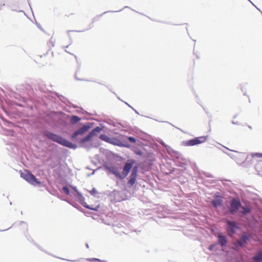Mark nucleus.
<instances>
[{
  "instance_id": "1",
  "label": "nucleus",
  "mask_w": 262,
  "mask_h": 262,
  "mask_svg": "<svg viewBox=\"0 0 262 262\" xmlns=\"http://www.w3.org/2000/svg\"><path fill=\"white\" fill-rule=\"evenodd\" d=\"M134 163L135 161L134 160H127L124 166L122 174L119 172L118 168L116 166H106L105 168L110 172L115 174L116 177L123 179L128 174Z\"/></svg>"
},
{
  "instance_id": "2",
  "label": "nucleus",
  "mask_w": 262,
  "mask_h": 262,
  "mask_svg": "<svg viewBox=\"0 0 262 262\" xmlns=\"http://www.w3.org/2000/svg\"><path fill=\"white\" fill-rule=\"evenodd\" d=\"M20 177L32 185L40 184V182L38 181L35 177L28 170H25L24 171H21Z\"/></svg>"
},
{
  "instance_id": "3",
  "label": "nucleus",
  "mask_w": 262,
  "mask_h": 262,
  "mask_svg": "<svg viewBox=\"0 0 262 262\" xmlns=\"http://www.w3.org/2000/svg\"><path fill=\"white\" fill-rule=\"evenodd\" d=\"M208 139V137L207 136L196 137L193 139L187 141L185 144L187 146H194L205 142Z\"/></svg>"
},
{
  "instance_id": "4",
  "label": "nucleus",
  "mask_w": 262,
  "mask_h": 262,
  "mask_svg": "<svg viewBox=\"0 0 262 262\" xmlns=\"http://www.w3.org/2000/svg\"><path fill=\"white\" fill-rule=\"evenodd\" d=\"M46 136L52 140L59 143L63 145H66V140L62 138L55 134H52L50 132H46Z\"/></svg>"
},
{
  "instance_id": "5",
  "label": "nucleus",
  "mask_w": 262,
  "mask_h": 262,
  "mask_svg": "<svg viewBox=\"0 0 262 262\" xmlns=\"http://www.w3.org/2000/svg\"><path fill=\"white\" fill-rule=\"evenodd\" d=\"M241 206V203L239 200L235 199H233L230 203L229 207V211L232 214H234L237 212L238 208Z\"/></svg>"
},
{
  "instance_id": "6",
  "label": "nucleus",
  "mask_w": 262,
  "mask_h": 262,
  "mask_svg": "<svg viewBox=\"0 0 262 262\" xmlns=\"http://www.w3.org/2000/svg\"><path fill=\"white\" fill-rule=\"evenodd\" d=\"M138 167L137 166H134L130 176V179L128 182V184L130 186H133L136 182V179L138 176Z\"/></svg>"
},
{
  "instance_id": "7",
  "label": "nucleus",
  "mask_w": 262,
  "mask_h": 262,
  "mask_svg": "<svg viewBox=\"0 0 262 262\" xmlns=\"http://www.w3.org/2000/svg\"><path fill=\"white\" fill-rule=\"evenodd\" d=\"M227 231L229 236H231L235 232L237 228L236 224L233 221H227Z\"/></svg>"
},
{
  "instance_id": "8",
  "label": "nucleus",
  "mask_w": 262,
  "mask_h": 262,
  "mask_svg": "<svg viewBox=\"0 0 262 262\" xmlns=\"http://www.w3.org/2000/svg\"><path fill=\"white\" fill-rule=\"evenodd\" d=\"M90 127L89 125H84L79 129L75 132L72 136L73 138H75L79 135H82L86 132Z\"/></svg>"
},
{
  "instance_id": "9",
  "label": "nucleus",
  "mask_w": 262,
  "mask_h": 262,
  "mask_svg": "<svg viewBox=\"0 0 262 262\" xmlns=\"http://www.w3.org/2000/svg\"><path fill=\"white\" fill-rule=\"evenodd\" d=\"M222 202L223 200L222 198L220 196H216L215 199L212 201L211 203L213 207H217L222 205Z\"/></svg>"
},
{
  "instance_id": "10",
  "label": "nucleus",
  "mask_w": 262,
  "mask_h": 262,
  "mask_svg": "<svg viewBox=\"0 0 262 262\" xmlns=\"http://www.w3.org/2000/svg\"><path fill=\"white\" fill-rule=\"evenodd\" d=\"M93 137V133H90L88 135L80 141L81 146L82 147H85V143L87 142L90 141Z\"/></svg>"
},
{
  "instance_id": "11",
  "label": "nucleus",
  "mask_w": 262,
  "mask_h": 262,
  "mask_svg": "<svg viewBox=\"0 0 262 262\" xmlns=\"http://www.w3.org/2000/svg\"><path fill=\"white\" fill-rule=\"evenodd\" d=\"M248 239V237L245 235H243L242 236L240 239L237 241V242L239 245L241 246H243L246 244Z\"/></svg>"
},
{
  "instance_id": "12",
  "label": "nucleus",
  "mask_w": 262,
  "mask_h": 262,
  "mask_svg": "<svg viewBox=\"0 0 262 262\" xmlns=\"http://www.w3.org/2000/svg\"><path fill=\"white\" fill-rule=\"evenodd\" d=\"M218 238L219 243L221 246H224L226 245L227 241L225 236L220 234L218 236Z\"/></svg>"
},
{
  "instance_id": "13",
  "label": "nucleus",
  "mask_w": 262,
  "mask_h": 262,
  "mask_svg": "<svg viewBox=\"0 0 262 262\" xmlns=\"http://www.w3.org/2000/svg\"><path fill=\"white\" fill-rule=\"evenodd\" d=\"M253 260L257 262H260L262 260V251H260L253 257Z\"/></svg>"
},
{
  "instance_id": "14",
  "label": "nucleus",
  "mask_w": 262,
  "mask_h": 262,
  "mask_svg": "<svg viewBox=\"0 0 262 262\" xmlns=\"http://www.w3.org/2000/svg\"><path fill=\"white\" fill-rule=\"evenodd\" d=\"M255 169L258 172L262 173V160L258 161L255 166Z\"/></svg>"
},
{
  "instance_id": "15",
  "label": "nucleus",
  "mask_w": 262,
  "mask_h": 262,
  "mask_svg": "<svg viewBox=\"0 0 262 262\" xmlns=\"http://www.w3.org/2000/svg\"><path fill=\"white\" fill-rule=\"evenodd\" d=\"M251 210L250 207L248 206L243 207L242 213L244 214H247L251 212Z\"/></svg>"
},
{
  "instance_id": "16",
  "label": "nucleus",
  "mask_w": 262,
  "mask_h": 262,
  "mask_svg": "<svg viewBox=\"0 0 262 262\" xmlns=\"http://www.w3.org/2000/svg\"><path fill=\"white\" fill-rule=\"evenodd\" d=\"M83 206L86 208H88V209H91V210H94V211H97L98 210V209L99 208L98 206L96 207H95V208H92V207H91L89 205H88V204H86V203H85L84 205H83Z\"/></svg>"
},
{
  "instance_id": "17",
  "label": "nucleus",
  "mask_w": 262,
  "mask_h": 262,
  "mask_svg": "<svg viewBox=\"0 0 262 262\" xmlns=\"http://www.w3.org/2000/svg\"><path fill=\"white\" fill-rule=\"evenodd\" d=\"M252 157L253 158H262V154L261 153H259V152H255V153H253L252 154Z\"/></svg>"
},
{
  "instance_id": "18",
  "label": "nucleus",
  "mask_w": 262,
  "mask_h": 262,
  "mask_svg": "<svg viewBox=\"0 0 262 262\" xmlns=\"http://www.w3.org/2000/svg\"><path fill=\"white\" fill-rule=\"evenodd\" d=\"M101 130V128L98 126L93 129V130H92L90 133H93V136H94L96 133L100 132Z\"/></svg>"
},
{
  "instance_id": "19",
  "label": "nucleus",
  "mask_w": 262,
  "mask_h": 262,
  "mask_svg": "<svg viewBox=\"0 0 262 262\" xmlns=\"http://www.w3.org/2000/svg\"><path fill=\"white\" fill-rule=\"evenodd\" d=\"M67 147L72 148H76L77 147V146L75 144H74L70 142L67 141Z\"/></svg>"
},
{
  "instance_id": "20",
  "label": "nucleus",
  "mask_w": 262,
  "mask_h": 262,
  "mask_svg": "<svg viewBox=\"0 0 262 262\" xmlns=\"http://www.w3.org/2000/svg\"><path fill=\"white\" fill-rule=\"evenodd\" d=\"M80 120V118L76 116H74L71 118V121L72 123H76Z\"/></svg>"
},
{
  "instance_id": "21",
  "label": "nucleus",
  "mask_w": 262,
  "mask_h": 262,
  "mask_svg": "<svg viewBox=\"0 0 262 262\" xmlns=\"http://www.w3.org/2000/svg\"><path fill=\"white\" fill-rule=\"evenodd\" d=\"M127 138L130 143H136V140L134 137H127Z\"/></svg>"
},
{
  "instance_id": "22",
  "label": "nucleus",
  "mask_w": 262,
  "mask_h": 262,
  "mask_svg": "<svg viewBox=\"0 0 262 262\" xmlns=\"http://www.w3.org/2000/svg\"><path fill=\"white\" fill-rule=\"evenodd\" d=\"M100 138L102 140L108 141V138L106 137V136L102 135L100 136Z\"/></svg>"
},
{
  "instance_id": "23",
  "label": "nucleus",
  "mask_w": 262,
  "mask_h": 262,
  "mask_svg": "<svg viewBox=\"0 0 262 262\" xmlns=\"http://www.w3.org/2000/svg\"><path fill=\"white\" fill-rule=\"evenodd\" d=\"M88 260L90 261L95 260V261H97L98 262H104L103 261L100 260L99 259H97V258H91V259H88Z\"/></svg>"
},
{
  "instance_id": "24",
  "label": "nucleus",
  "mask_w": 262,
  "mask_h": 262,
  "mask_svg": "<svg viewBox=\"0 0 262 262\" xmlns=\"http://www.w3.org/2000/svg\"><path fill=\"white\" fill-rule=\"evenodd\" d=\"M67 194H70V189L69 187L67 186Z\"/></svg>"
},
{
  "instance_id": "25",
  "label": "nucleus",
  "mask_w": 262,
  "mask_h": 262,
  "mask_svg": "<svg viewBox=\"0 0 262 262\" xmlns=\"http://www.w3.org/2000/svg\"><path fill=\"white\" fill-rule=\"evenodd\" d=\"M214 247V245H210L209 247V250L210 251H212Z\"/></svg>"
},
{
  "instance_id": "26",
  "label": "nucleus",
  "mask_w": 262,
  "mask_h": 262,
  "mask_svg": "<svg viewBox=\"0 0 262 262\" xmlns=\"http://www.w3.org/2000/svg\"><path fill=\"white\" fill-rule=\"evenodd\" d=\"M72 193H73V194H74V195H76V194L77 193V191H76V189H73V191L72 192Z\"/></svg>"
},
{
  "instance_id": "27",
  "label": "nucleus",
  "mask_w": 262,
  "mask_h": 262,
  "mask_svg": "<svg viewBox=\"0 0 262 262\" xmlns=\"http://www.w3.org/2000/svg\"><path fill=\"white\" fill-rule=\"evenodd\" d=\"M62 190H63L64 191H66V186L63 187V188H62Z\"/></svg>"
},
{
  "instance_id": "28",
  "label": "nucleus",
  "mask_w": 262,
  "mask_h": 262,
  "mask_svg": "<svg viewBox=\"0 0 262 262\" xmlns=\"http://www.w3.org/2000/svg\"><path fill=\"white\" fill-rule=\"evenodd\" d=\"M125 147H129V145L128 144H125L124 145Z\"/></svg>"
}]
</instances>
